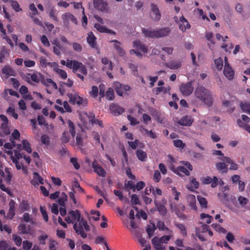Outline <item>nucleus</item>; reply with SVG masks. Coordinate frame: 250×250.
Masks as SVG:
<instances>
[{"instance_id":"obj_1","label":"nucleus","mask_w":250,"mask_h":250,"mask_svg":"<svg viewBox=\"0 0 250 250\" xmlns=\"http://www.w3.org/2000/svg\"><path fill=\"white\" fill-rule=\"evenodd\" d=\"M195 102L200 101L208 107H210L213 103V98L211 92L203 86H199L196 88L194 91Z\"/></svg>"},{"instance_id":"obj_2","label":"nucleus","mask_w":250,"mask_h":250,"mask_svg":"<svg viewBox=\"0 0 250 250\" xmlns=\"http://www.w3.org/2000/svg\"><path fill=\"white\" fill-rule=\"evenodd\" d=\"M73 229L76 232L83 238H85L87 237V234L84 232V229L86 231L90 230V227L87 222L83 218H81L80 220H78L74 224Z\"/></svg>"},{"instance_id":"obj_3","label":"nucleus","mask_w":250,"mask_h":250,"mask_svg":"<svg viewBox=\"0 0 250 250\" xmlns=\"http://www.w3.org/2000/svg\"><path fill=\"white\" fill-rule=\"evenodd\" d=\"M175 22L179 25V28L182 32H185L187 29L190 28V25L188 21L183 16L179 19L177 17H174Z\"/></svg>"},{"instance_id":"obj_4","label":"nucleus","mask_w":250,"mask_h":250,"mask_svg":"<svg viewBox=\"0 0 250 250\" xmlns=\"http://www.w3.org/2000/svg\"><path fill=\"white\" fill-rule=\"evenodd\" d=\"M81 218V214L78 210H71L65 217V221L68 224L75 223Z\"/></svg>"},{"instance_id":"obj_5","label":"nucleus","mask_w":250,"mask_h":250,"mask_svg":"<svg viewBox=\"0 0 250 250\" xmlns=\"http://www.w3.org/2000/svg\"><path fill=\"white\" fill-rule=\"evenodd\" d=\"M224 76L228 80H232L234 76V71L229 64L227 57L225 58V65L223 71Z\"/></svg>"},{"instance_id":"obj_6","label":"nucleus","mask_w":250,"mask_h":250,"mask_svg":"<svg viewBox=\"0 0 250 250\" xmlns=\"http://www.w3.org/2000/svg\"><path fill=\"white\" fill-rule=\"evenodd\" d=\"M69 97V102L73 104H77L78 105H85L87 104L86 100H83L82 97L77 94H68Z\"/></svg>"},{"instance_id":"obj_7","label":"nucleus","mask_w":250,"mask_h":250,"mask_svg":"<svg viewBox=\"0 0 250 250\" xmlns=\"http://www.w3.org/2000/svg\"><path fill=\"white\" fill-rule=\"evenodd\" d=\"M200 180L203 184L208 185L210 184L211 187L212 188L216 187L219 184V179L216 176H213L212 178L208 176L202 177Z\"/></svg>"},{"instance_id":"obj_8","label":"nucleus","mask_w":250,"mask_h":250,"mask_svg":"<svg viewBox=\"0 0 250 250\" xmlns=\"http://www.w3.org/2000/svg\"><path fill=\"white\" fill-rule=\"evenodd\" d=\"M62 18L63 21V23L64 26L66 27H69V21H72L74 23L77 24V20L76 18L69 12L64 13L62 15Z\"/></svg>"},{"instance_id":"obj_9","label":"nucleus","mask_w":250,"mask_h":250,"mask_svg":"<svg viewBox=\"0 0 250 250\" xmlns=\"http://www.w3.org/2000/svg\"><path fill=\"white\" fill-rule=\"evenodd\" d=\"M151 12H152V18L154 21H158L161 18V13L158 6L153 3L150 4Z\"/></svg>"},{"instance_id":"obj_10","label":"nucleus","mask_w":250,"mask_h":250,"mask_svg":"<svg viewBox=\"0 0 250 250\" xmlns=\"http://www.w3.org/2000/svg\"><path fill=\"white\" fill-rule=\"evenodd\" d=\"M113 87L115 89L117 94L120 96H123L124 91H128L130 89L129 85H122L118 82H116L114 83Z\"/></svg>"},{"instance_id":"obj_11","label":"nucleus","mask_w":250,"mask_h":250,"mask_svg":"<svg viewBox=\"0 0 250 250\" xmlns=\"http://www.w3.org/2000/svg\"><path fill=\"white\" fill-rule=\"evenodd\" d=\"M96 9L103 12L108 13L109 11V7L108 3L104 1L101 0L93 3Z\"/></svg>"},{"instance_id":"obj_12","label":"nucleus","mask_w":250,"mask_h":250,"mask_svg":"<svg viewBox=\"0 0 250 250\" xmlns=\"http://www.w3.org/2000/svg\"><path fill=\"white\" fill-rule=\"evenodd\" d=\"M193 90V87L191 82L187 83H183L180 87V90L182 94L184 96L190 95Z\"/></svg>"},{"instance_id":"obj_13","label":"nucleus","mask_w":250,"mask_h":250,"mask_svg":"<svg viewBox=\"0 0 250 250\" xmlns=\"http://www.w3.org/2000/svg\"><path fill=\"white\" fill-rule=\"evenodd\" d=\"M171 32V29L168 27H163L158 30H156V38H163L167 36Z\"/></svg>"},{"instance_id":"obj_14","label":"nucleus","mask_w":250,"mask_h":250,"mask_svg":"<svg viewBox=\"0 0 250 250\" xmlns=\"http://www.w3.org/2000/svg\"><path fill=\"white\" fill-rule=\"evenodd\" d=\"M15 204L16 203L13 200H11L9 203V209L8 212L6 216H5V218L12 219L15 215Z\"/></svg>"},{"instance_id":"obj_15","label":"nucleus","mask_w":250,"mask_h":250,"mask_svg":"<svg viewBox=\"0 0 250 250\" xmlns=\"http://www.w3.org/2000/svg\"><path fill=\"white\" fill-rule=\"evenodd\" d=\"M187 202L188 206L191 209L196 210L197 209L196 200L195 195L189 194L187 197Z\"/></svg>"},{"instance_id":"obj_16","label":"nucleus","mask_w":250,"mask_h":250,"mask_svg":"<svg viewBox=\"0 0 250 250\" xmlns=\"http://www.w3.org/2000/svg\"><path fill=\"white\" fill-rule=\"evenodd\" d=\"M110 42L113 43V47L120 56H124L125 55V52L122 48L121 43L119 41L114 40L110 41Z\"/></svg>"},{"instance_id":"obj_17","label":"nucleus","mask_w":250,"mask_h":250,"mask_svg":"<svg viewBox=\"0 0 250 250\" xmlns=\"http://www.w3.org/2000/svg\"><path fill=\"white\" fill-rule=\"evenodd\" d=\"M92 167L94 169V172L99 176L102 177H104L105 176L104 170L97 164L96 161H94L93 162Z\"/></svg>"},{"instance_id":"obj_18","label":"nucleus","mask_w":250,"mask_h":250,"mask_svg":"<svg viewBox=\"0 0 250 250\" xmlns=\"http://www.w3.org/2000/svg\"><path fill=\"white\" fill-rule=\"evenodd\" d=\"M220 159L223 162H226V163L230 165V167L229 168L230 170H236L238 169V165L235 163L229 157H223L222 158H220Z\"/></svg>"},{"instance_id":"obj_19","label":"nucleus","mask_w":250,"mask_h":250,"mask_svg":"<svg viewBox=\"0 0 250 250\" xmlns=\"http://www.w3.org/2000/svg\"><path fill=\"white\" fill-rule=\"evenodd\" d=\"M87 42L88 44L93 48H96L97 43L96 42V38L92 32L88 33L86 38Z\"/></svg>"},{"instance_id":"obj_20","label":"nucleus","mask_w":250,"mask_h":250,"mask_svg":"<svg viewBox=\"0 0 250 250\" xmlns=\"http://www.w3.org/2000/svg\"><path fill=\"white\" fill-rule=\"evenodd\" d=\"M2 72L7 76H15L16 72L10 65H5L2 69Z\"/></svg>"},{"instance_id":"obj_21","label":"nucleus","mask_w":250,"mask_h":250,"mask_svg":"<svg viewBox=\"0 0 250 250\" xmlns=\"http://www.w3.org/2000/svg\"><path fill=\"white\" fill-rule=\"evenodd\" d=\"M79 65H80V62L77 61H72L68 59L66 60V66L69 68L73 69L75 73L77 72Z\"/></svg>"},{"instance_id":"obj_22","label":"nucleus","mask_w":250,"mask_h":250,"mask_svg":"<svg viewBox=\"0 0 250 250\" xmlns=\"http://www.w3.org/2000/svg\"><path fill=\"white\" fill-rule=\"evenodd\" d=\"M110 110L115 116L120 115L125 111V109L123 107L117 104H113L111 105L110 107Z\"/></svg>"},{"instance_id":"obj_23","label":"nucleus","mask_w":250,"mask_h":250,"mask_svg":"<svg viewBox=\"0 0 250 250\" xmlns=\"http://www.w3.org/2000/svg\"><path fill=\"white\" fill-rule=\"evenodd\" d=\"M142 31L144 34V36L146 38H156V30L143 28H142Z\"/></svg>"},{"instance_id":"obj_24","label":"nucleus","mask_w":250,"mask_h":250,"mask_svg":"<svg viewBox=\"0 0 250 250\" xmlns=\"http://www.w3.org/2000/svg\"><path fill=\"white\" fill-rule=\"evenodd\" d=\"M33 179L31 180V183L35 186H38L40 184H43V178L41 177L38 173H33Z\"/></svg>"},{"instance_id":"obj_25","label":"nucleus","mask_w":250,"mask_h":250,"mask_svg":"<svg viewBox=\"0 0 250 250\" xmlns=\"http://www.w3.org/2000/svg\"><path fill=\"white\" fill-rule=\"evenodd\" d=\"M134 47L141 50L143 53H146L148 52L147 47L144 44H143L139 41H135L133 42Z\"/></svg>"},{"instance_id":"obj_26","label":"nucleus","mask_w":250,"mask_h":250,"mask_svg":"<svg viewBox=\"0 0 250 250\" xmlns=\"http://www.w3.org/2000/svg\"><path fill=\"white\" fill-rule=\"evenodd\" d=\"M199 182L194 178H192L190 183L186 186L187 188L190 191H193L199 188Z\"/></svg>"},{"instance_id":"obj_27","label":"nucleus","mask_w":250,"mask_h":250,"mask_svg":"<svg viewBox=\"0 0 250 250\" xmlns=\"http://www.w3.org/2000/svg\"><path fill=\"white\" fill-rule=\"evenodd\" d=\"M170 90V87L169 86L167 87H158L153 89L152 92L156 95H158L161 92H163L164 93H168L169 94V91Z\"/></svg>"},{"instance_id":"obj_28","label":"nucleus","mask_w":250,"mask_h":250,"mask_svg":"<svg viewBox=\"0 0 250 250\" xmlns=\"http://www.w3.org/2000/svg\"><path fill=\"white\" fill-rule=\"evenodd\" d=\"M178 123L183 126H190L192 123V120L191 119L190 117L185 116L179 120Z\"/></svg>"},{"instance_id":"obj_29","label":"nucleus","mask_w":250,"mask_h":250,"mask_svg":"<svg viewBox=\"0 0 250 250\" xmlns=\"http://www.w3.org/2000/svg\"><path fill=\"white\" fill-rule=\"evenodd\" d=\"M41 83L46 86H49L50 85H52V86L55 89H57L58 88V86L56 83L53 82L52 80L50 78L45 79V78L43 76Z\"/></svg>"},{"instance_id":"obj_30","label":"nucleus","mask_w":250,"mask_h":250,"mask_svg":"<svg viewBox=\"0 0 250 250\" xmlns=\"http://www.w3.org/2000/svg\"><path fill=\"white\" fill-rule=\"evenodd\" d=\"M225 163H226L223 162L216 164V167L217 169L222 173H226L228 172V168Z\"/></svg>"},{"instance_id":"obj_31","label":"nucleus","mask_w":250,"mask_h":250,"mask_svg":"<svg viewBox=\"0 0 250 250\" xmlns=\"http://www.w3.org/2000/svg\"><path fill=\"white\" fill-rule=\"evenodd\" d=\"M157 228L160 230H165L166 231V233L167 234H172L173 231L172 230L169 229L168 228L166 227L165 223L161 221H159L157 223Z\"/></svg>"},{"instance_id":"obj_32","label":"nucleus","mask_w":250,"mask_h":250,"mask_svg":"<svg viewBox=\"0 0 250 250\" xmlns=\"http://www.w3.org/2000/svg\"><path fill=\"white\" fill-rule=\"evenodd\" d=\"M154 203L159 213L163 216L165 215L167 213V209L164 205L161 204L156 201Z\"/></svg>"},{"instance_id":"obj_33","label":"nucleus","mask_w":250,"mask_h":250,"mask_svg":"<svg viewBox=\"0 0 250 250\" xmlns=\"http://www.w3.org/2000/svg\"><path fill=\"white\" fill-rule=\"evenodd\" d=\"M42 78L43 75L40 73H33L30 75L31 80L36 83L41 82Z\"/></svg>"},{"instance_id":"obj_34","label":"nucleus","mask_w":250,"mask_h":250,"mask_svg":"<svg viewBox=\"0 0 250 250\" xmlns=\"http://www.w3.org/2000/svg\"><path fill=\"white\" fill-rule=\"evenodd\" d=\"M175 173L180 175H182L183 174L187 176H189L190 175L189 171L183 166H179L177 167Z\"/></svg>"},{"instance_id":"obj_35","label":"nucleus","mask_w":250,"mask_h":250,"mask_svg":"<svg viewBox=\"0 0 250 250\" xmlns=\"http://www.w3.org/2000/svg\"><path fill=\"white\" fill-rule=\"evenodd\" d=\"M136 155L138 159L142 162L146 161L147 157L146 153L141 149H137Z\"/></svg>"},{"instance_id":"obj_36","label":"nucleus","mask_w":250,"mask_h":250,"mask_svg":"<svg viewBox=\"0 0 250 250\" xmlns=\"http://www.w3.org/2000/svg\"><path fill=\"white\" fill-rule=\"evenodd\" d=\"M140 130L143 134H146L151 138L155 139L157 137L154 132H152L151 130L148 131L147 129L143 126H140Z\"/></svg>"},{"instance_id":"obj_37","label":"nucleus","mask_w":250,"mask_h":250,"mask_svg":"<svg viewBox=\"0 0 250 250\" xmlns=\"http://www.w3.org/2000/svg\"><path fill=\"white\" fill-rule=\"evenodd\" d=\"M153 115L155 117V119L158 122V123L163 125H166L167 124V121L166 119L161 114L156 113Z\"/></svg>"},{"instance_id":"obj_38","label":"nucleus","mask_w":250,"mask_h":250,"mask_svg":"<svg viewBox=\"0 0 250 250\" xmlns=\"http://www.w3.org/2000/svg\"><path fill=\"white\" fill-rule=\"evenodd\" d=\"M18 229L22 234H28L29 233V227H27L24 224H21L18 227Z\"/></svg>"},{"instance_id":"obj_39","label":"nucleus","mask_w":250,"mask_h":250,"mask_svg":"<svg viewBox=\"0 0 250 250\" xmlns=\"http://www.w3.org/2000/svg\"><path fill=\"white\" fill-rule=\"evenodd\" d=\"M167 65L171 69H176L181 67V62L179 61H171Z\"/></svg>"},{"instance_id":"obj_40","label":"nucleus","mask_w":250,"mask_h":250,"mask_svg":"<svg viewBox=\"0 0 250 250\" xmlns=\"http://www.w3.org/2000/svg\"><path fill=\"white\" fill-rule=\"evenodd\" d=\"M152 245H153L155 249L156 250H158V249H160L161 248H162L163 247H164V246H163L162 244L163 243H161L159 240V238L156 237V236H155L152 239Z\"/></svg>"},{"instance_id":"obj_41","label":"nucleus","mask_w":250,"mask_h":250,"mask_svg":"<svg viewBox=\"0 0 250 250\" xmlns=\"http://www.w3.org/2000/svg\"><path fill=\"white\" fill-rule=\"evenodd\" d=\"M10 134L9 129L5 124H2L0 130V135L2 136L4 135H8Z\"/></svg>"},{"instance_id":"obj_42","label":"nucleus","mask_w":250,"mask_h":250,"mask_svg":"<svg viewBox=\"0 0 250 250\" xmlns=\"http://www.w3.org/2000/svg\"><path fill=\"white\" fill-rule=\"evenodd\" d=\"M156 229V227L154 224H151L147 226L146 229V232L148 234L149 238H150L153 235L154 231Z\"/></svg>"},{"instance_id":"obj_43","label":"nucleus","mask_w":250,"mask_h":250,"mask_svg":"<svg viewBox=\"0 0 250 250\" xmlns=\"http://www.w3.org/2000/svg\"><path fill=\"white\" fill-rule=\"evenodd\" d=\"M197 199L201 208H207L208 202L206 198L200 196H198Z\"/></svg>"},{"instance_id":"obj_44","label":"nucleus","mask_w":250,"mask_h":250,"mask_svg":"<svg viewBox=\"0 0 250 250\" xmlns=\"http://www.w3.org/2000/svg\"><path fill=\"white\" fill-rule=\"evenodd\" d=\"M67 123L69 127V132L71 134L72 136L73 137H74L76 134L74 124L70 120H68L67 121Z\"/></svg>"},{"instance_id":"obj_45","label":"nucleus","mask_w":250,"mask_h":250,"mask_svg":"<svg viewBox=\"0 0 250 250\" xmlns=\"http://www.w3.org/2000/svg\"><path fill=\"white\" fill-rule=\"evenodd\" d=\"M200 218L202 220H205V222L207 224H210L211 222L213 217L206 213H201L200 214Z\"/></svg>"},{"instance_id":"obj_46","label":"nucleus","mask_w":250,"mask_h":250,"mask_svg":"<svg viewBox=\"0 0 250 250\" xmlns=\"http://www.w3.org/2000/svg\"><path fill=\"white\" fill-rule=\"evenodd\" d=\"M22 145L23 149L24 150L26 151L28 153H31L32 149L30 145L26 140H23L22 141Z\"/></svg>"},{"instance_id":"obj_47","label":"nucleus","mask_w":250,"mask_h":250,"mask_svg":"<svg viewBox=\"0 0 250 250\" xmlns=\"http://www.w3.org/2000/svg\"><path fill=\"white\" fill-rule=\"evenodd\" d=\"M42 235L38 237V239L40 242V244L42 245H45V240L48 238V235L43 231H41Z\"/></svg>"},{"instance_id":"obj_48","label":"nucleus","mask_w":250,"mask_h":250,"mask_svg":"<svg viewBox=\"0 0 250 250\" xmlns=\"http://www.w3.org/2000/svg\"><path fill=\"white\" fill-rule=\"evenodd\" d=\"M240 107L243 112H246L250 114V103H246L244 104L241 103Z\"/></svg>"},{"instance_id":"obj_49","label":"nucleus","mask_w":250,"mask_h":250,"mask_svg":"<svg viewBox=\"0 0 250 250\" xmlns=\"http://www.w3.org/2000/svg\"><path fill=\"white\" fill-rule=\"evenodd\" d=\"M214 63L216 68L218 70H221L223 66V61L221 58H219L214 60Z\"/></svg>"},{"instance_id":"obj_50","label":"nucleus","mask_w":250,"mask_h":250,"mask_svg":"<svg viewBox=\"0 0 250 250\" xmlns=\"http://www.w3.org/2000/svg\"><path fill=\"white\" fill-rule=\"evenodd\" d=\"M54 70L62 79H65L67 78L66 72L63 70L59 68H55Z\"/></svg>"},{"instance_id":"obj_51","label":"nucleus","mask_w":250,"mask_h":250,"mask_svg":"<svg viewBox=\"0 0 250 250\" xmlns=\"http://www.w3.org/2000/svg\"><path fill=\"white\" fill-rule=\"evenodd\" d=\"M175 226L177 228H178L180 229L182 235L183 236L186 237L187 235V233L186 231L185 226L183 224L180 223H176L175 224Z\"/></svg>"},{"instance_id":"obj_52","label":"nucleus","mask_w":250,"mask_h":250,"mask_svg":"<svg viewBox=\"0 0 250 250\" xmlns=\"http://www.w3.org/2000/svg\"><path fill=\"white\" fill-rule=\"evenodd\" d=\"M67 196L64 192H62L61 196L58 200V203L60 206L65 205V202L67 201Z\"/></svg>"},{"instance_id":"obj_53","label":"nucleus","mask_w":250,"mask_h":250,"mask_svg":"<svg viewBox=\"0 0 250 250\" xmlns=\"http://www.w3.org/2000/svg\"><path fill=\"white\" fill-rule=\"evenodd\" d=\"M58 243L54 239H50L49 240V250H57Z\"/></svg>"},{"instance_id":"obj_54","label":"nucleus","mask_w":250,"mask_h":250,"mask_svg":"<svg viewBox=\"0 0 250 250\" xmlns=\"http://www.w3.org/2000/svg\"><path fill=\"white\" fill-rule=\"evenodd\" d=\"M12 238H13V239L15 244L18 247H20L21 246V245L22 244V239L20 236H19L15 234H13L12 235Z\"/></svg>"},{"instance_id":"obj_55","label":"nucleus","mask_w":250,"mask_h":250,"mask_svg":"<svg viewBox=\"0 0 250 250\" xmlns=\"http://www.w3.org/2000/svg\"><path fill=\"white\" fill-rule=\"evenodd\" d=\"M8 53L7 49L5 47H2L0 51V62H3L5 55H6Z\"/></svg>"},{"instance_id":"obj_56","label":"nucleus","mask_w":250,"mask_h":250,"mask_svg":"<svg viewBox=\"0 0 250 250\" xmlns=\"http://www.w3.org/2000/svg\"><path fill=\"white\" fill-rule=\"evenodd\" d=\"M23 220L26 222L30 223L32 224H35L33 219L31 217L30 215L28 213H25L23 215Z\"/></svg>"},{"instance_id":"obj_57","label":"nucleus","mask_w":250,"mask_h":250,"mask_svg":"<svg viewBox=\"0 0 250 250\" xmlns=\"http://www.w3.org/2000/svg\"><path fill=\"white\" fill-rule=\"evenodd\" d=\"M173 143L175 147L180 148L181 149H183L186 146L185 144L181 140H174Z\"/></svg>"},{"instance_id":"obj_58","label":"nucleus","mask_w":250,"mask_h":250,"mask_svg":"<svg viewBox=\"0 0 250 250\" xmlns=\"http://www.w3.org/2000/svg\"><path fill=\"white\" fill-rule=\"evenodd\" d=\"M212 226L213 228L215 229L219 232H222L223 233H227V230L224 229V228L222 227L220 225L216 224H213L212 225Z\"/></svg>"},{"instance_id":"obj_59","label":"nucleus","mask_w":250,"mask_h":250,"mask_svg":"<svg viewBox=\"0 0 250 250\" xmlns=\"http://www.w3.org/2000/svg\"><path fill=\"white\" fill-rule=\"evenodd\" d=\"M32 246V243L27 240L23 241L22 242V248L23 250H29L31 249Z\"/></svg>"},{"instance_id":"obj_60","label":"nucleus","mask_w":250,"mask_h":250,"mask_svg":"<svg viewBox=\"0 0 250 250\" xmlns=\"http://www.w3.org/2000/svg\"><path fill=\"white\" fill-rule=\"evenodd\" d=\"M172 236V233L170 234H168L167 235L163 236L161 238H159V240L163 244L167 243L170 240Z\"/></svg>"},{"instance_id":"obj_61","label":"nucleus","mask_w":250,"mask_h":250,"mask_svg":"<svg viewBox=\"0 0 250 250\" xmlns=\"http://www.w3.org/2000/svg\"><path fill=\"white\" fill-rule=\"evenodd\" d=\"M209 227L206 224H202L201 228H196L195 231L199 230V233H204L208 230Z\"/></svg>"},{"instance_id":"obj_62","label":"nucleus","mask_w":250,"mask_h":250,"mask_svg":"<svg viewBox=\"0 0 250 250\" xmlns=\"http://www.w3.org/2000/svg\"><path fill=\"white\" fill-rule=\"evenodd\" d=\"M61 141L63 143H67L70 140V137L68 132L64 131L61 138Z\"/></svg>"},{"instance_id":"obj_63","label":"nucleus","mask_w":250,"mask_h":250,"mask_svg":"<svg viewBox=\"0 0 250 250\" xmlns=\"http://www.w3.org/2000/svg\"><path fill=\"white\" fill-rule=\"evenodd\" d=\"M94 27L99 32L101 33H105L107 29V28H106L105 26L99 23H95Z\"/></svg>"},{"instance_id":"obj_64","label":"nucleus","mask_w":250,"mask_h":250,"mask_svg":"<svg viewBox=\"0 0 250 250\" xmlns=\"http://www.w3.org/2000/svg\"><path fill=\"white\" fill-rule=\"evenodd\" d=\"M10 2L11 3L12 7L16 12H19L21 10V9L20 8V5L17 1L10 0Z\"/></svg>"}]
</instances>
